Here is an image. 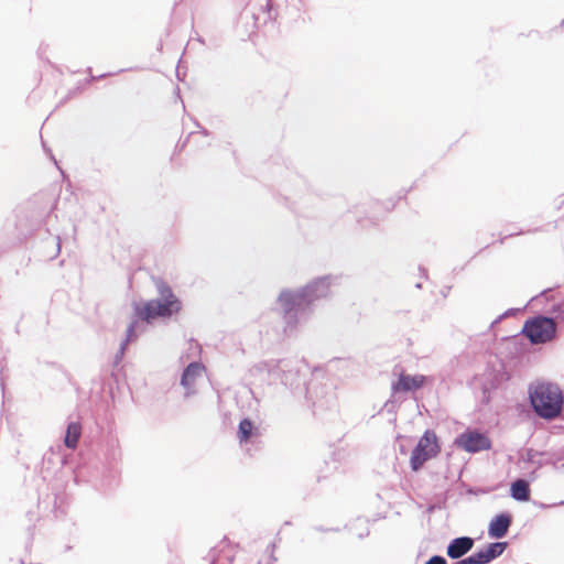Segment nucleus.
<instances>
[{"instance_id": "obj_1", "label": "nucleus", "mask_w": 564, "mask_h": 564, "mask_svg": "<svg viewBox=\"0 0 564 564\" xmlns=\"http://www.w3.org/2000/svg\"><path fill=\"white\" fill-rule=\"evenodd\" d=\"M530 400L535 412L544 419L556 417L563 405L560 388L551 383L536 384L530 391Z\"/></svg>"}, {"instance_id": "obj_2", "label": "nucleus", "mask_w": 564, "mask_h": 564, "mask_svg": "<svg viewBox=\"0 0 564 564\" xmlns=\"http://www.w3.org/2000/svg\"><path fill=\"white\" fill-rule=\"evenodd\" d=\"M160 294L163 302L152 300L137 305L134 308L135 316L142 321L151 322L158 317H170L181 311L182 304L169 286L163 285L160 289Z\"/></svg>"}, {"instance_id": "obj_3", "label": "nucleus", "mask_w": 564, "mask_h": 564, "mask_svg": "<svg viewBox=\"0 0 564 564\" xmlns=\"http://www.w3.org/2000/svg\"><path fill=\"white\" fill-rule=\"evenodd\" d=\"M441 451L437 436L433 431H426L412 451L410 465L417 471L427 460L436 457Z\"/></svg>"}, {"instance_id": "obj_4", "label": "nucleus", "mask_w": 564, "mask_h": 564, "mask_svg": "<svg viewBox=\"0 0 564 564\" xmlns=\"http://www.w3.org/2000/svg\"><path fill=\"white\" fill-rule=\"evenodd\" d=\"M522 332L532 344H544L555 337L556 323L552 318L538 316L527 321Z\"/></svg>"}, {"instance_id": "obj_5", "label": "nucleus", "mask_w": 564, "mask_h": 564, "mask_svg": "<svg viewBox=\"0 0 564 564\" xmlns=\"http://www.w3.org/2000/svg\"><path fill=\"white\" fill-rule=\"evenodd\" d=\"M329 290V282L326 279H321L307 285L303 294L282 293L279 297L285 311L292 310V305H300L305 297H319L325 296Z\"/></svg>"}, {"instance_id": "obj_6", "label": "nucleus", "mask_w": 564, "mask_h": 564, "mask_svg": "<svg viewBox=\"0 0 564 564\" xmlns=\"http://www.w3.org/2000/svg\"><path fill=\"white\" fill-rule=\"evenodd\" d=\"M458 447L469 453L487 451L491 447L490 440L479 432H466L456 441Z\"/></svg>"}, {"instance_id": "obj_7", "label": "nucleus", "mask_w": 564, "mask_h": 564, "mask_svg": "<svg viewBox=\"0 0 564 564\" xmlns=\"http://www.w3.org/2000/svg\"><path fill=\"white\" fill-rule=\"evenodd\" d=\"M426 378L422 375L410 376L401 373L398 381L393 384L394 392L414 391L424 386Z\"/></svg>"}, {"instance_id": "obj_8", "label": "nucleus", "mask_w": 564, "mask_h": 564, "mask_svg": "<svg viewBox=\"0 0 564 564\" xmlns=\"http://www.w3.org/2000/svg\"><path fill=\"white\" fill-rule=\"evenodd\" d=\"M512 522V517L509 513H500L496 516L489 523L488 533L494 539L503 538Z\"/></svg>"}, {"instance_id": "obj_9", "label": "nucleus", "mask_w": 564, "mask_h": 564, "mask_svg": "<svg viewBox=\"0 0 564 564\" xmlns=\"http://www.w3.org/2000/svg\"><path fill=\"white\" fill-rule=\"evenodd\" d=\"M507 543L496 542L489 544L486 549L474 553L476 564H487L498 557L506 550Z\"/></svg>"}, {"instance_id": "obj_10", "label": "nucleus", "mask_w": 564, "mask_h": 564, "mask_svg": "<svg viewBox=\"0 0 564 564\" xmlns=\"http://www.w3.org/2000/svg\"><path fill=\"white\" fill-rule=\"evenodd\" d=\"M474 546V540L469 536L454 539L447 546V555L451 558H459Z\"/></svg>"}, {"instance_id": "obj_11", "label": "nucleus", "mask_w": 564, "mask_h": 564, "mask_svg": "<svg viewBox=\"0 0 564 564\" xmlns=\"http://www.w3.org/2000/svg\"><path fill=\"white\" fill-rule=\"evenodd\" d=\"M204 370V366L198 362L189 364L184 370L181 383L187 389V393L192 392V389L196 384L197 379L202 377Z\"/></svg>"}, {"instance_id": "obj_12", "label": "nucleus", "mask_w": 564, "mask_h": 564, "mask_svg": "<svg viewBox=\"0 0 564 564\" xmlns=\"http://www.w3.org/2000/svg\"><path fill=\"white\" fill-rule=\"evenodd\" d=\"M82 435V426L77 422L69 423L67 426L64 443L66 447L75 449Z\"/></svg>"}, {"instance_id": "obj_13", "label": "nucleus", "mask_w": 564, "mask_h": 564, "mask_svg": "<svg viewBox=\"0 0 564 564\" xmlns=\"http://www.w3.org/2000/svg\"><path fill=\"white\" fill-rule=\"evenodd\" d=\"M511 496L519 501H528L530 499V488L528 481L518 479L511 485Z\"/></svg>"}, {"instance_id": "obj_14", "label": "nucleus", "mask_w": 564, "mask_h": 564, "mask_svg": "<svg viewBox=\"0 0 564 564\" xmlns=\"http://www.w3.org/2000/svg\"><path fill=\"white\" fill-rule=\"evenodd\" d=\"M253 430V424L249 419H243L239 423L238 438L240 443H246L250 438Z\"/></svg>"}, {"instance_id": "obj_15", "label": "nucleus", "mask_w": 564, "mask_h": 564, "mask_svg": "<svg viewBox=\"0 0 564 564\" xmlns=\"http://www.w3.org/2000/svg\"><path fill=\"white\" fill-rule=\"evenodd\" d=\"M425 564H446V560L442 556H432Z\"/></svg>"}, {"instance_id": "obj_16", "label": "nucleus", "mask_w": 564, "mask_h": 564, "mask_svg": "<svg viewBox=\"0 0 564 564\" xmlns=\"http://www.w3.org/2000/svg\"><path fill=\"white\" fill-rule=\"evenodd\" d=\"M457 564H476V562L474 555L471 554L470 556L459 561Z\"/></svg>"}, {"instance_id": "obj_17", "label": "nucleus", "mask_w": 564, "mask_h": 564, "mask_svg": "<svg viewBox=\"0 0 564 564\" xmlns=\"http://www.w3.org/2000/svg\"><path fill=\"white\" fill-rule=\"evenodd\" d=\"M133 333H134V324H131L128 328V338L127 340H130L133 336Z\"/></svg>"}, {"instance_id": "obj_18", "label": "nucleus", "mask_w": 564, "mask_h": 564, "mask_svg": "<svg viewBox=\"0 0 564 564\" xmlns=\"http://www.w3.org/2000/svg\"><path fill=\"white\" fill-rule=\"evenodd\" d=\"M562 24H564V18H563Z\"/></svg>"}]
</instances>
